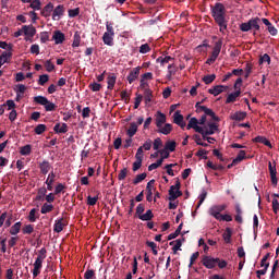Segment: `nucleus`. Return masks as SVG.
I'll return each instance as SVG.
<instances>
[{"label":"nucleus","instance_id":"obj_1","mask_svg":"<svg viewBox=\"0 0 279 279\" xmlns=\"http://www.w3.org/2000/svg\"><path fill=\"white\" fill-rule=\"evenodd\" d=\"M210 10H211V16L215 23L219 27V32L221 34H226V32H228V20L226 19L227 16L226 5H223V3L216 2L215 5L210 8Z\"/></svg>","mask_w":279,"mask_h":279},{"label":"nucleus","instance_id":"obj_2","mask_svg":"<svg viewBox=\"0 0 279 279\" xmlns=\"http://www.w3.org/2000/svg\"><path fill=\"white\" fill-rule=\"evenodd\" d=\"M253 36H256L260 32V17L255 16L250 19L247 22L240 24V32H252Z\"/></svg>","mask_w":279,"mask_h":279},{"label":"nucleus","instance_id":"obj_3","mask_svg":"<svg viewBox=\"0 0 279 279\" xmlns=\"http://www.w3.org/2000/svg\"><path fill=\"white\" fill-rule=\"evenodd\" d=\"M45 258H47V248L46 247H41L38 251V256L35 259V263L33 264V277L34 278H38V276H40V269H43V260H45Z\"/></svg>","mask_w":279,"mask_h":279},{"label":"nucleus","instance_id":"obj_4","mask_svg":"<svg viewBox=\"0 0 279 279\" xmlns=\"http://www.w3.org/2000/svg\"><path fill=\"white\" fill-rule=\"evenodd\" d=\"M221 47H223V38H220L218 41L215 43L213 51L209 56V58L206 61V64H215L217 62V59L219 58V54L221 53Z\"/></svg>","mask_w":279,"mask_h":279},{"label":"nucleus","instance_id":"obj_5","mask_svg":"<svg viewBox=\"0 0 279 279\" xmlns=\"http://www.w3.org/2000/svg\"><path fill=\"white\" fill-rule=\"evenodd\" d=\"M217 263H219V257L215 258L208 255L203 256L202 264L206 269H215Z\"/></svg>","mask_w":279,"mask_h":279},{"label":"nucleus","instance_id":"obj_6","mask_svg":"<svg viewBox=\"0 0 279 279\" xmlns=\"http://www.w3.org/2000/svg\"><path fill=\"white\" fill-rule=\"evenodd\" d=\"M268 169H269L270 182H271L272 186H278V177H276L278 173V171L276 170V161H274L272 163H271V161H269Z\"/></svg>","mask_w":279,"mask_h":279},{"label":"nucleus","instance_id":"obj_7","mask_svg":"<svg viewBox=\"0 0 279 279\" xmlns=\"http://www.w3.org/2000/svg\"><path fill=\"white\" fill-rule=\"evenodd\" d=\"M198 125H199V120H197V118H191L186 129L194 130L195 132L201 134L202 132H204V128L198 126Z\"/></svg>","mask_w":279,"mask_h":279},{"label":"nucleus","instance_id":"obj_8","mask_svg":"<svg viewBox=\"0 0 279 279\" xmlns=\"http://www.w3.org/2000/svg\"><path fill=\"white\" fill-rule=\"evenodd\" d=\"M65 226H69V222L64 218H60L54 221L53 231L57 232V234H60Z\"/></svg>","mask_w":279,"mask_h":279},{"label":"nucleus","instance_id":"obj_9","mask_svg":"<svg viewBox=\"0 0 279 279\" xmlns=\"http://www.w3.org/2000/svg\"><path fill=\"white\" fill-rule=\"evenodd\" d=\"M173 123H175V125H179V128H182V130H184V128H186V122L184 121V116H182L180 113V111H175L173 113Z\"/></svg>","mask_w":279,"mask_h":279},{"label":"nucleus","instance_id":"obj_10","mask_svg":"<svg viewBox=\"0 0 279 279\" xmlns=\"http://www.w3.org/2000/svg\"><path fill=\"white\" fill-rule=\"evenodd\" d=\"M141 75V66L134 68L129 75L126 76V80L129 84H134L136 82V78Z\"/></svg>","mask_w":279,"mask_h":279},{"label":"nucleus","instance_id":"obj_11","mask_svg":"<svg viewBox=\"0 0 279 279\" xmlns=\"http://www.w3.org/2000/svg\"><path fill=\"white\" fill-rule=\"evenodd\" d=\"M52 40H54V45H62V43L66 40V37L61 31H54L52 35Z\"/></svg>","mask_w":279,"mask_h":279},{"label":"nucleus","instance_id":"obj_12","mask_svg":"<svg viewBox=\"0 0 279 279\" xmlns=\"http://www.w3.org/2000/svg\"><path fill=\"white\" fill-rule=\"evenodd\" d=\"M12 60V51H3L0 56V69L3 64H10Z\"/></svg>","mask_w":279,"mask_h":279},{"label":"nucleus","instance_id":"obj_13","mask_svg":"<svg viewBox=\"0 0 279 279\" xmlns=\"http://www.w3.org/2000/svg\"><path fill=\"white\" fill-rule=\"evenodd\" d=\"M178 197H182V191L175 190V186H170L169 190V202H175Z\"/></svg>","mask_w":279,"mask_h":279},{"label":"nucleus","instance_id":"obj_14","mask_svg":"<svg viewBox=\"0 0 279 279\" xmlns=\"http://www.w3.org/2000/svg\"><path fill=\"white\" fill-rule=\"evenodd\" d=\"M23 33L26 38H34V36H36V27H34V25H24Z\"/></svg>","mask_w":279,"mask_h":279},{"label":"nucleus","instance_id":"obj_15","mask_svg":"<svg viewBox=\"0 0 279 279\" xmlns=\"http://www.w3.org/2000/svg\"><path fill=\"white\" fill-rule=\"evenodd\" d=\"M226 88H228V86L216 85V86L209 88L208 93H209V95H214V97H217V96L221 95V93H223V90H226Z\"/></svg>","mask_w":279,"mask_h":279},{"label":"nucleus","instance_id":"obj_16","mask_svg":"<svg viewBox=\"0 0 279 279\" xmlns=\"http://www.w3.org/2000/svg\"><path fill=\"white\" fill-rule=\"evenodd\" d=\"M253 143H260L262 145L269 147V149H274L271 142L267 137L262 136V135H258L255 138H253Z\"/></svg>","mask_w":279,"mask_h":279},{"label":"nucleus","instance_id":"obj_17","mask_svg":"<svg viewBox=\"0 0 279 279\" xmlns=\"http://www.w3.org/2000/svg\"><path fill=\"white\" fill-rule=\"evenodd\" d=\"M247 118V112L245 111H236L230 114L231 121H245Z\"/></svg>","mask_w":279,"mask_h":279},{"label":"nucleus","instance_id":"obj_18","mask_svg":"<svg viewBox=\"0 0 279 279\" xmlns=\"http://www.w3.org/2000/svg\"><path fill=\"white\" fill-rule=\"evenodd\" d=\"M208 128L209 129H205V130L203 129V132L201 134H209L213 136L215 132H219V125L215 122H209Z\"/></svg>","mask_w":279,"mask_h":279},{"label":"nucleus","instance_id":"obj_19","mask_svg":"<svg viewBox=\"0 0 279 279\" xmlns=\"http://www.w3.org/2000/svg\"><path fill=\"white\" fill-rule=\"evenodd\" d=\"M53 132L56 134H66L69 132V125H66V123H57L54 126H53Z\"/></svg>","mask_w":279,"mask_h":279},{"label":"nucleus","instance_id":"obj_20","mask_svg":"<svg viewBox=\"0 0 279 279\" xmlns=\"http://www.w3.org/2000/svg\"><path fill=\"white\" fill-rule=\"evenodd\" d=\"M64 14V5L59 4L56 7L52 13L53 21H60V16Z\"/></svg>","mask_w":279,"mask_h":279},{"label":"nucleus","instance_id":"obj_21","mask_svg":"<svg viewBox=\"0 0 279 279\" xmlns=\"http://www.w3.org/2000/svg\"><path fill=\"white\" fill-rule=\"evenodd\" d=\"M155 121H156L157 128H162V125L167 123V116L160 111H157Z\"/></svg>","mask_w":279,"mask_h":279},{"label":"nucleus","instance_id":"obj_22","mask_svg":"<svg viewBox=\"0 0 279 279\" xmlns=\"http://www.w3.org/2000/svg\"><path fill=\"white\" fill-rule=\"evenodd\" d=\"M173 131V125L171 123H166L163 126L158 128L157 132L159 134H165V136H168V134H171Z\"/></svg>","mask_w":279,"mask_h":279},{"label":"nucleus","instance_id":"obj_23","mask_svg":"<svg viewBox=\"0 0 279 279\" xmlns=\"http://www.w3.org/2000/svg\"><path fill=\"white\" fill-rule=\"evenodd\" d=\"M102 43L108 47L114 46V35H110L108 33H104L102 35Z\"/></svg>","mask_w":279,"mask_h":279},{"label":"nucleus","instance_id":"obj_24","mask_svg":"<svg viewBox=\"0 0 279 279\" xmlns=\"http://www.w3.org/2000/svg\"><path fill=\"white\" fill-rule=\"evenodd\" d=\"M238 97H241V88H239L235 92L229 94L227 99H226V104H234V101H236Z\"/></svg>","mask_w":279,"mask_h":279},{"label":"nucleus","instance_id":"obj_25","mask_svg":"<svg viewBox=\"0 0 279 279\" xmlns=\"http://www.w3.org/2000/svg\"><path fill=\"white\" fill-rule=\"evenodd\" d=\"M39 169L43 175H47V173H49V171L51 170V163H49L48 160H44L39 163Z\"/></svg>","mask_w":279,"mask_h":279},{"label":"nucleus","instance_id":"obj_26","mask_svg":"<svg viewBox=\"0 0 279 279\" xmlns=\"http://www.w3.org/2000/svg\"><path fill=\"white\" fill-rule=\"evenodd\" d=\"M107 88L108 90H112L114 88V84H117V75L114 73L109 74L108 78H107Z\"/></svg>","mask_w":279,"mask_h":279},{"label":"nucleus","instance_id":"obj_27","mask_svg":"<svg viewBox=\"0 0 279 279\" xmlns=\"http://www.w3.org/2000/svg\"><path fill=\"white\" fill-rule=\"evenodd\" d=\"M52 12H53V3L49 2V3L41 10V15L47 19L48 16H51V13H52Z\"/></svg>","mask_w":279,"mask_h":279},{"label":"nucleus","instance_id":"obj_28","mask_svg":"<svg viewBox=\"0 0 279 279\" xmlns=\"http://www.w3.org/2000/svg\"><path fill=\"white\" fill-rule=\"evenodd\" d=\"M136 132H138V124H136V122H132L126 131V134L130 136V138H132Z\"/></svg>","mask_w":279,"mask_h":279},{"label":"nucleus","instance_id":"obj_29","mask_svg":"<svg viewBox=\"0 0 279 279\" xmlns=\"http://www.w3.org/2000/svg\"><path fill=\"white\" fill-rule=\"evenodd\" d=\"M33 101L35 104H37L38 106H44L45 107V106H47L49 99L47 97H45V96H35L33 98Z\"/></svg>","mask_w":279,"mask_h":279},{"label":"nucleus","instance_id":"obj_30","mask_svg":"<svg viewBox=\"0 0 279 279\" xmlns=\"http://www.w3.org/2000/svg\"><path fill=\"white\" fill-rule=\"evenodd\" d=\"M138 219H141V221H151L154 219V213L151 209H148L145 214L140 216Z\"/></svg>","mask_w":279,"mask_h":279},{"label":"nucleus","instance_id":"obj_31","mask_svg":"<svg viewBox=\"0 0 279 279\" xmlns=\"http://www.w3.org/2000/svg\"><path fill=\"white\" fill-rule=\"evenodd\" d=\"M222 238L226 243H232V229L230 227L226 228V232L222 234Z\"/></svg>","mask_w":279,"mask_h":279},{"label":"nucleus","instance_id":"obj_32","mask_svg":"<svg viewBox=\"0 0 279 279\" xmlns=\"http://www.w3.org/2000/svg\"><path fill=\"white\" fill-rule=\"evenodd\" d=\"M23 226V223L21 221L15 222L11 229H10V234H12V236H15V234H19V232H21V227Z\"/></svg>","mask_w":279,"mask_h":279},{"label":"nucleus","instance_id":"obj_33","mask_svg":"<svg viewBox=\"0 0 279 279\" xmlns=\"http://www.w3.org/2000/svg\"><path fill=\"white\" fill-rule=\"evenodd\" d=\"M177 145L175 141H167L163 149H166V151H175Z\"/></svg>","mask_w":279,"mask_h":279},{"label":"nucleus","instance_id":"obj_34","mask_svg":"<svg viewBox=\"0 0 279 279\" xmlns=\"http://www.w3.org/2000/svg\"><path fill=\"white\" fill-rule=\"evenodd\" d=\"M227 206L226 205H215L209 209V214H221L223 210H226Z\"/></svg>","mask_w":279,"mask_h":279},{"label":"nucleus","instance_id":"obj_35","mask_svg":"<svg viewBox=\"0 0 279 279\" xmlns=\"http://www.w3.org/2000/svg\"><path fill=\"white\" fill-rule=\"evenodd\" d=\"M243 160H245V150H240L233 159V165H239V162H243Z\"/></svg>","mask_w":279,"mask_h":279},{"label":"nucleus","instance_id":"obj_36","mask_svg":"<svg viewBox=\"0 0 279 279\" xmlns=\"http://www.w3.org/2000/svg\"><path fill=\"white\" fill-rule=\"evenodd\" d=\"M171 60H173V58L167 56V57H159V58H157L156 62L160 63L161 66H165L166 64H169V62H171Z\"/></svg>","mask_w":279,"mask_h":279},{"label":"nucleus","instance_id":"obj_37","mask_svg":"<svg viewBox=\"0 0 279 279\" xmlns=\"http://www.w3.org/2000/svg\"><path fill=\"white\" fill-rule=\"evenodd\" d=\"M21 156H29L32 154V145L27 144L20 149Z\"/></svg>","mask_w":279,"mask_h":279},{"label":"nucleus","instance_id":"obj_38","mask_svg":"<svg viewBox=\"0 0 279 279\" xmlns=\"http://www.w3.org/2000/svg\"><path fill=\"white\" fill-rule=\"evenodd\" d=\"M53 210V205H49L47 203H45L41 208H40V213L41 215H47V213H51Z\"/></svg>","mask_w":279,"mask_h":279},{"label":"nucleus","instance_id":"obj_39","mask_svg":"<svg viewBox=\"0 0 279 279\" xmlns=\"http://www.w3.org/2000/svg\"><path fill=\"white\" fill-rule=\"evenodd\" d=\"M216 78H217V75L207 74V75L203 76V82H204V84H213V82H215Z\"/></svg>","mask_w":279,"mask_h":279},{"label":"nucleus","instance_id":"obj_40","mask_svg":"<svg viewBox=\"0 0 279 279\" xmlns=\"http://www.w3.org/2000/svg\"><path fill=\"white\" fill-rule=\"evenodd\" d=\"M144 97H145L146 104L151 102V98L154 97V94H153L151 89L145 88L144 89Z\"/></svg>","mask_w":279,"mask_h":279},{"label":"nucleus","instance_id":"obj_41","mask_svg":"<svg viewBox=\"0 0 279 279\" xmlns=\"http://www.w3.org/2000/svg\"><path fill=\"white\" fill-rule=\"evenodd\" d=\"M184 238L178 239L175 241V245L172 247L173 254H178V251L182 247V243H184Z\"/></svg>","mask_w":279,"mask_h":279},{"label":"nucleus","instance_id":"obj_42","mask_svg":"<svg viewBox=\"0 0 279 279\" xmlns=\"http://www.w3.org/2000/svg\"><path fill=\"white\" fill-rule=\"evenodd\" d=\"M147 247H150L154 256H158V245L155 244V242L146 241Z\"/></svg>","mask_w":279,"mask_h":279},{"label":"nucleus","instance_id":"obj_43","mask_svg":"<svg viewBox=\"0 0 279 279\" xmlns=\"http://www.w3.org/2000/svg\"><path fill=\"white\" fill-rule=\"evenodd\" d=\"M44 66L48 73H51L56 70V65L53 64V62H51V60L45 61Z\"/></svg>","mask_w":279,"mask_h":279},{"label":"nucleus","instance_id":"obj_44","mask_svg":"<svg viewBox=\"0 0 279 279\" xmlns=\"http://www.w3.org/2000/svg\"><path fill=\"white\" fill-rule=\"evenodd\" d=\"M144 213H145V204L141 203L136 207L135 217H137L138 219Z\"/></svg>","mask_w":279,"mask_h":279},{"label":"nucleus","instance_id":"obj_45","mask_svg":"<svg viewBox=\"0 0 279 279\" xmlns=\"http://www.w3.org/2000/svg\"><path fill=\"white\" fill-rule=\"evenodd\" d=\"M114 24L112 22H106V29L105 34H109L111 36H114Z\"/></svg>","mask_w":279,"mask_h":279},{"label":"nucleus","instance_id":"obj_46","mask_svg":"<svg viewBox=\"0 0 279 279\" xmlns=\"http://www.w3.org/2000/svg\"><path fill=\"white\" fill-rule=\"evenodd\" d=\"M145 178H147V173L143 172L141 174H137L135 177V179L133 180V184L136 185V184H141V182H143V180H145Z\"/></svg>","mask_w":279,"mask_h":279},{"label":"nucleus","instance_id":"obj_47","mask_svg":"<svg viewBox=\"0 0 279 279\" xmlns=\"http://www.w3.org/2000/svg\"><path fill=\"white\" fill-rule=\"evenodd\" d=\"M49 82V74L39 75L38 84L39 86H45Z\"/></svg>","mask_w":279,"mask_h":279},{"label":"nucleus","instance_id":"obj_48","mask_svg":"<svg viewBox=\"0 0 279 279\" xmlns=\"http://www.w3.org/2000/svg\"><path fill=\"white\" fill-rule=\"evenodd\" d=\"M41 5L43 2H40V0H31L29 8H32V10H40Z\"/></svg>","mask_w":279,"mask_h":279},{"label":"nucleus","instance_id":"obj_49","mask_svg":"<svg viewBox=\"0 0 279 279\" xmlns=\"http://www.w3.org/2000/svg\"><path fill=\"white\" fill-rule=\"evenodd\" d=\"M35 134H43L44 132H47V125L45 124H38L35 129H34Z\"/></svg>","mask_w":279,"mask_h":279},{"label":"nucleus","instance_id":"obj_50","mask_svg":"<svg viewBox=\"0 0 279 279\" xmlns=\"http://www.w3.org/2000/svg\"><path fill=\"white\" fill-rule=\"evenodd\" d=\"M37 210L38 209H36V208L31 209L29 215H28V220L31 221V223H35V221L38 219V217H36Z\"/></svg>","mask_w":279,"mask_h":279},{"label":"nucleus","instance_id":"obj_51","mask_svg":"<svg viewBox=\"0 0 279 279\" xmlns=\"http://www.w3.org/2000/svg\"><path fill=\"white\" fill-rule=\"evenodd\" d=\"M23 234H32L34 232V225H26L22 228Z\"/></svg>","mask_w":279,"mask_h":279},{"label":"nucleus","instance_id":"obj_52","mask_svg":"<svg viewBox=\"0 0 279 279\" xmlns=\"http://www.w3.org/2000/svg\"><path fill=\"white\" fill-rule=\"evenodd\" d=\"M64 189H66V185L58 183L54 189V195H60V193H64Z\"/></svg>","mask_w":279,"mask_h":279},{"label":"nucleus","instance_id":"obj_53","mask_svg":"<svg viewBox=\"0 0 279 279\" xmlns=\"http://www.w3.org/2000/svg\"><path fill=\"white\" fill-rule=\"evenodd\" d=\"M44 108L46 112H53V110H56V104L48 100V102L44 105Z\"/></svg>","mask_w":279,"mask_h":279},{"label":"nucleus","instance_id":"obj_54","mask_svg":"<svg viewBox=\"0 0 279 279\" xmlns=\"http://www.w3.org/2000/svg\"><path fill=\"white\" fill-rule=\"evenodd\" d=\"M146 191H147V194H146L147 202H153L154 192H151V187H149V183H147V185H146Z\"/></svg>","mask_w":279,"mask_h":279},{"label":"nucleus","instance_id":"obj_55","mask_svg":"<svg viewBox=\"0 0 279 279\" xmlns=\"http://www.w3.org/2000/svg\"><path fill=\"white\" fill-rule=\"evenodd\" d=\"M125 178H128V168H123L122 170H120V172L118 174V180L120 182L125 180Z\"/></svg>","mask_w":279,"mask_h":279},{"label":"nucleus","instance_id":"obj_56","mask_svg":"<svg viewBox=\"0 0 279 279\" xmlns=\"http://www.w3.org/2000/svg\"><path fill=\"white\" fill-rule=\"evenodd\" d=\"M89 89L93 90V93H98V90H101V84L94 82L89 84Z\"/></svg>","mask_w":279,"mask_h":279},{"label":"nucleus","instance_id":"obj_57","mask_svg":"<svg viewBox=\"0 0 279 279\" xmlns=\"http://www.w3.org/2000/svg\"><path fill=\"white\" fill-rule=\"evenodd\" d=\"M68 14H69L70 19H75V16H80V8L70 9L68 11Z\"/></svg>","mask_w":279,"mask_h":279},{"label":"nucleus","instance_id":"obj_58","mask_svg":"<svg viewBox=\"0 0 279 279\" xmlns=\"http://www.w3.org/2000/svg\"><path fill=\"white\" fill-rule=\"evenodd\" d=\"M26 90H27V86H25L23 84L16 85L15 93L21 94V95H25Z\"/></svg>","mask_w":279,"mask_h":279},{"label":"nucleus","instance_id":"obj_59","mask_svg":"<svg viewBox=\"0 0 279 279\" xmlns=\"http://www.w3.org/2000/svg\"><path fill=\"white\" fill-rule=\"evenodd\" d=\"M151 51V47H149V44H143L140 47V53H149Z\"/></svg>","mask_w":279,"mask_h":279},{"label":"nucleus","instance_id":"obj_60","mask_svg":"<svg viewBox=\"0 0 279 279\" xmlns=\"http://www.w3.org/2000/svg\"><path fill=\"white\" fill-rule=\"evenodd\" d=\"M40 43H43V45H45V43H49V32L40 33Z\"/></svg>","mask_w":279,"mask_h":279},{"label":"nucleus","instance_id":"obj_61","mask_svg":"<svg viewBox=\"0 0 279 279\" xmlns=\"http://www.w3.org/2000/svg\"><path fill=\"white\" fill-rule=\"evenodd\" d=\"M141 101H143V95L136 94V98L134 101V110H137L138 106H141Z\"/></svg>","mask_w":279,"mask_h":279},{"label":"nucleus","instance_id":"obj_62","mask_svg":"<svg viewBox=\"0 0 279 279\" xmlns=\"http://www.w3.org/2000/svg\"><path fill=\"white\" fill-rule=\"evenodd\" d=\"M252 64L251 63H246V65H245V69H244V71H245V75H244V77H245V80H247V77H250V75H252Z\"/></svg>","mask_w":279,"mask_h":279},{"label":"nucleus","instance_id":"obj_63","mask_svg":"<svg viewBox=\"0 0 279 279\" xmlns=\"http://www.w3.org/2000/svg\"><path fill=\"white\" fill-rule=\"evenodd\" d=\"M97 199H99V197L97 196H88L87 197V206H95L97 204Z\"/></svg>","mask_w":279,"mask_h":279},{"label":"nucleus","instance_id":"obj_64","mask_svg":"<svg viewBox=\"0 0 279 279\" xmlns=\"http://www.w3.org/2000/svg\"><path fill=\"white\" fill-rule=\"evenodd\" d=\"M85 279H93L95 278V270L93 269H87L84 274Z\"/></svg>","mask_w":279,"mask_h":279}]
</instances>
